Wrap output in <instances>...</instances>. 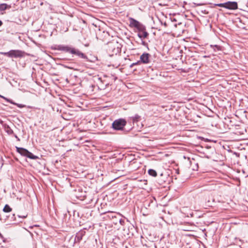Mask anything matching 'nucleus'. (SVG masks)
I'll return each instance as SVG.
<instances>
[{
    "instance_id": "13",
    "label": "nucleus",
    "mask_w": 248,
    "mask_h": 248,
    "mask_svg": "<svg viewBox=\"0 0 248 248\" xmlns=\"http://www.w3.org/2000/svg\"><path fill=\"white\" fill-rule=\"evenodd\" d=\"M149 35V33L145 31H142L141 33H139L138 34V36L139 38H146L148 37Z\"/></svg>"
},
{
    "instance_id": "25",
    "label": "nucleus",
    "mask_w": 248,
    "mask_h": 248,
    "mask_svg": "<svg viewBox=\"0 0 248 248\" xmlns=\"http://www.w3.org/2000/svg\"><path fill=\"white\" fill-rule=\"evenodd\" d=\"M76 215H77V216L78 217V213L76 211H74L73 212V217H75Z\"/></svg>"
},
{
    "instance_id": "29",
    "label": "nucleus",
    "mask_w": 248,
    "mask_h": 248,
    "mask_svg": "<svg viewBox=\"0 0 248 248\" xmlns=\"http://www.w3.org/2000/svg\"><path fill=\"white\" fill-rule=\"evenodd\" d=\"M3 24V22L1 20H0V27Z\"/></svg>"
},
{
    "instance_id": "19",
    "label": "nucleus",
    "mask_w": 248,
    "mask_h": 248,
    "mask_svg": "<svg viewBox=\"0 0 248 248\" xmlns=\"http://www.w3.org/2000/svg\"><path fill=\"white\" fill-rule=\"evenodd\" d=\"M8 6V5L5 3L0 4V11L5 10Z\"/></svg>"
},
{
    "instance_id": "4",
    "label": "nucleus",
    "mask_w": 248,
    "mask_h": 248,
    "mask_svg": "<svg viewBox=\"0 0 248 248\" xmlns=\"http://www.w3.org/2000/svg\"><path fill=\"white\" fill-rule=\"evenodd\" d=\"M215 6H218L220 7L225 8L229 10H236L238 9V4L236 1H227L222 3L214 4L213 6H211L213 8Z\"/></svg>"
},
{
    "instance_id": "32",
    "label": "nucleus",
    "mask_w": 248,
    "mask_h": 248,
    "mask_svg": "<svg viewBox=\"0 0 248 248\" xmlns=\"http://www.w3.org/2000/svg\"><path fill=\"white\" fill-rule=\"evenodd\" d=\"M204 58H209V56H203Z\"/></svg>"
},
{
    "instance_id": "34",
    "label": "nucleus",
    "mask_w": 248,
    "mask_h": 248,
    "mask_svg": "<svg viewBox=\"0 0 248 248\" xmlns=\"http://www.w3.org/2000/svg\"><path fill=\"white\" fill-rule=\"evenodd\" d=\"M0 97H2V98H3V97H4V96H1V95H0Z\"/></svg>"
},
{
    "instance_id": "24",
    "label": "nucleus",
    "mask_w": 248,
    "mask_h": 248,
    "mask_svg": "<svg viewBox=\"0 0 248 248\" xmlns=\"http://www.w3.org/2000/svg\"><path fill=\"white\" fill-rule=\"evenodd\" d=\"M18 217H21L22 218H26L27 217V214H26V215H22V216L18 215Z\"/></svg>"
},
{
    "instance_id": "30",
    "label": "nucleus",
    "mask_w": 248,
    "mask_h": 248,
    "mask_svg": "<svg viewBox=\"0 0 248 248\" xmlns=\"http://www.w3.org/2000/svg\"><path fill=\"white\" fill-rule=\"evenodd\" d=\"M99 37H100V39H101L103 41H106L105 39L101 38V36H99Z\"/></svg>"
},
{
    "instance_id": "23",
    "label": "nucleus",
    "mask_w": 248,
    "mask_h": 248,
    "mask_svg": "<svg viewBox=\"0 0 248 248\" xmlns=\"http://www.w3.org/2000/svg\"><path fill=\"white\" fill-rule=\"evenodd\" d=\"M194 4L196 6H202V5H205V3H194Z\"/></svg>"
},
{
    "instance_id": "20",
    "label": "nucleus",
    "mask_w": 248,
    "mask_h": 248,
    "mask_svg": "<svg viewBox=\"0 0 248 248\" xmlns=\"http://www.w3.org/2000/svg\"><path fill=\"white\" fill-rule=\"evenodd\" d=\"M102 36H103L105 38H108L109 34L108 32L104 31L102 33Z\"/></svg>"
},
{
    "instance_id": "12",
    "label": "nucleus",
    "mask_w": 248,
    "mask_h": 248,
    "mask_svg": "<svg viewBox=\"0 0 248 248\" xmlns=\"http://www.w3.org/2000/svg\"><path fill=\"white\" fill-rule=\"evenodd\" d=\"M3 98L4 99H5L7 102L11 103V104H13L14 105H15L16 106H17L18 108H24L26 107V106L25 105H23V104H17V103H15L11 99H7L5 97H3Z\"/></svg>"
},
{
    "instance_id": "10",
    "label": "nucleus",
    "mask_w": 248,
    "mask_h": 248,
    "mask_svg": "<svg viewBox=\"0 0 248 248\" xmlns=\"http://www.w3.org/2000/svg\"><path fill=\"white\" fill-rule=\"evenodd\" d=\"M3 126L4 127V129L5 131V132L8 134V135H12L14 134V131L11 128V127L7 124H4L3 125Z\"/></svg>"
},
{
    "instance_id": "15",
    "label": "nucleus",
    "mask_w": 248,
    "mask_h": 248,
    "mask_svg": "<svg viewBox=\"0 0 248 248\" xmlns=\"http://www.w3.org/2000/svg\"><path fill=\"white\" fill-rule=\"evenodd\" d=\"M210 47L214 50L215 52L222 50V47L218 45H210Z\"/></svg>"
},
{
    "instance_id": "28",
    "label": "nucleus",
    "mask_w": 248,
    "mask_h": 248,
    "mask_svg": "<svg viewBox=\"0 0 248 248\" xmlns=\"http://www.w3.org/2000/svg\"><path fill=\"white\" fill-rule=\"evenodd\" d=\"M142 44L145 46L147 45V43H146L145 41H142Z\"/></svg>"
},
{
    "instance_id": "1",
    "label": "nucleus",
    "mask_w": 248,
    "mask_h": 248,
    "mask_svg": "<svg viewBox=\"0 0 248 248\" xmlns=\"http://www.w3.org/2000/svg\"><path fill=\"white\" fill-rule=\"evenodd\" d=\"M54 49L75 55L79 58L86 60L87 61H89L88 57L86 54L82 53L79 49L70 46L59 45L55 46Z\"/></svg>"
},
{
    "instance_id": "14",
    "label": "nucleus",
    "mask_w": 248,
    "mask_h": 248,
    "mask_svg": "<svg viewBox=\"0 0 248 248\" xmlns=\"http://www.w3.org/2000/svg\"><path fill=\"white\" fill-rule=\"evenodd\" d=\"M120 216H121V214H116V213H113V212H110L109 213V214L108 215V217L110 219L116 218L117 217H120Z\"/></svg>"
},
{
    "instance_id": "5",
    "label": "nucleus",
    "mask_w": 248,
    "mask_h": 248,
    "mask_svg": "<svg viewBox=\"0 0 248 248\" xmlns=\"http://www.w3.org/2000/svg\"><path fill=\"white\" fill-rule=\"evenodd\" d=\"M0 54L6 56L9 58H21L24 56V52L20 50H11L9 52H0Z\"/></svg>"
},
{
    "instance_id": "7",
    "label": "nucleus",
    "mask_w": 248,
    "mask_h": 248,
    "mask_svg": "<svg viewBox=\"0 0 248 248\" xmlns=\"http://www.w3.org/2000/svg\"><path fill=\"white\" fill-rule=\"evenodd\" d=\"M151 55L148 53L144 52L140 56V62L143 64L151 62Z\"/></svg>"
},
{
    "instance_id": "33",
    "label": "nucleus",
    "mask_w": 248,
    "mask_h": 248,
    "mask_svg": "<svg viewBox=\"0 0 248 248\" xmlns=\"http://www.w3.org/2000/svg\"><path fill=\"white\" fill-rule=\"evenodd\" d=\"M204 14H208V12H205V10L204 11Z\"/></svg>"
},
{
    "instance_id": "36",
    "label": "nucleus",
    "mask_w": 248,
    "mask_h": 248,
    "mask_svg": "<svg viewBox=\"0 0 248 248\" xmlns=\"http://www.w3.org/2000/svg\"><path fill=\"white\" fill-rule=\"evenodd\" d=\"M164 25H165V26H166V25H167V24H166V23H165Z\"/></svg>"
},
{
    "instance_id": "16",
    "label": "nucleus",
    "mask_w": 248,
    "mask_h": 248,
    "mask_svg": "<svg viewBox=\"0 0 248 248\" xmlns=\"http://www.w3.org/2000/svg\"><path fill=\"white\" fill-rule=\"evenodd\" d=\"M138 31L140 32L139 33H141L142 31L146 30V27L144 25L140 23V24L138 26V27L136 28Z\"/></svg>"
},
{
    "instance_id": "31",
    "label": "nucleus",
    "mask_w": 248,
    "mask_h": 248,
    "mask_svg": "<svg viewBox=\"0 0 248 248\" xmlns=\"http://www.w3.org/2000/svg\"><path fill=\"white\" fill-rule=\"evenodd\" d=\"M14 218V219L15 218V214L13 215V217H12V218Z\"/></svg>"
},
{
    "instance_id": "26",
    "label": "nucleus",
    "mask_w": 248,
    "mask_h": 248,
    "mask_svg": "<svg viewBox=\"0 0 248 248\" xmlns=\"http://www.w3.org/2000/svg\"><path fill=\"white\" fill-rule=\"evenodd\" d=\"M114 219H115V220L113 221V223H114V224H117V223L119 222V221H118V217H117L116 218H114Z\"/></svg>"
},
{
    "instance_id": "2",
    "label": "nucleus",
    "mask_w": 248,
    "mask_h": 248,
    "mask_svg": "<svg viewBox=\"0 0 248 248\" xmlns=\"http://www.w3.org/2000/svg\"><path fill=\"white\" fill-rule=\"evenodd\" d=\"M108 50L111 54H109L110 56H113L114 55H117L120 53L121 51V44L117 42H111L108 43Z\"/></svg>"
},
{
    "instance_id": "11",
    "label": "nucleus",
    "mask_w": 248,
    "mask_h": 248,
    "mask_svg": "<svg viewBox=\"0 0 248 248\" xmlns=\"http://www.w3.org/2000/svg\"><path fill=\"white\" fill-rule=\"evenodd\" d=\"M129 119L134 124L140 120V116L138 114H135L134 116L130 117Z\"/></svg>"
},
{
    "instance_id": "35",
    "label": "nucleus",
    "mask_w": 248,
    "mask_h": 248,
    "mask_svg": "<svg viewBox=\"0 0 248 248\" xmlns=\"http://www.w3.org/2000/svg\"><path fill=\"white\" fill-rule=\"evenodd\" d=\"M196 165H197V168H198V163L196 164Z\"/></svg>"
},
{
    "instance_id": "37",
    "label": "nucleus",
    "mask_w": 248,
    "mask_h": 248,
    "mask_svg": "<svg viewBox=\"0 0 248 248\" xmlns=\"http://www.w3.org/2000/svg\"><path fill=\"white\" fill-rule=\"evenodd\" d=\"M244 29H246V27H243Z\"/></svg>"
},
{
    "instance_id": "17",
    "label": "nucleus",
    "mask_w": 248,
    "mask_h": 248,
    "mask_svg": "<svg viewBox=\"0 0 248 248\" xmlns=\"http://www.w3.org/2000/svg\"><path fill=\"white\" fill-rule=\"evenodd\" d=\"M148 173L150 175L153 177H155L157 176V173L156 171L153 169H149L148 170Z\"/></svg>"
},
{
    "instance_id": "27",
    "label": "nucleus",
    "mask_w": 248,
    "mask_h": 248,
    "mask_svg": "<svg viewBox=\"0 0 248 248\" xmlns=\"http://www.w3.org/2000/svg\"><path fill=\"white\" fill-rule=\"evenodd\" d=\"M15 137L17 139V141H20L19 138L16 135H14Z\"/></svg>"
},
{
    "instance_id": "22",
    "label": "nucleus",
    "mask_w": 248,
    "mask_h": 248,
    "mask_svg": "<svg viewBox=\"0 0 248 248\" xmlns=\"http://www.w3.org/2000/svg\"><path fill=\"white\" fill-rule=\"evenodd\" d=\"M118 221H119L121 225H124V220L122 218H119Z\"/></svg>"
},
{
    "instance_id": "9",
    "label": "nucleus",
    "mask_w": 248,
    "mask_h": 248,
    "mask_svg": "<svg viewBox=\"0 0 248 248\" xmlns=\"http://www.w3.org/2000/svg\"><path fill=\"white\" fill-rule=\"evenodd\" d=\"M129 20L130 23L129 26L131 27L137 28L140 23V22L132 17H130Z\"/></svg>"
},
{
    "instance_id": "8",
    "label": "nucleus",
    "mask_w": 248,
    "mask_h": 248,
    "mask_svg": "<svg viewBox=\"0 0 248 248\" xmlns=\"http://www.w3.org/2000/svg\"><path fill=\"white\" fill-rule=\"evenodd\" d=\"M87 228H84L82 230H81L78 232L76 233V236L75 237V242L79 243L81 240L82 239V237L85 235L86 232L85 230Z\"/></svg>"
},
{
    "instance_id": "21",
    "label": "nucleus",
    "mask_w": 248,
    "mask_h": 248,
    "mask_svg": "<svg viewBox=\"0 0 248 248\" xmlns=\"http://www.w3.org/2000/svg\"><path fill=\"white\" fill-rule=\"evenodd\" d=\"M141 62H140V61H138V62H134V63H132L130 65V68H132L135 65H139Z\"/></svg>"
},
{
    "instance_id": "18",
    "label": "nucleus",
    "mask_w": 248,
    "mask_h": 248,
    "mask_svg": "<svg viewBox=\"0 0 248 248\" xmlns=\"http://www.w3.org/2000/svg\"><path fill=\"white\" fill-rule=\"evenodd\" d=\"M3 211L4 212L8 213L12 211V208L8 204H6L3 209Z\"/></svg>"
},
{
    "instance_id": "6",
    "label": "nucleus",
    "mask_w": 248,
    "mask_h": 248,
    "mask_svg": "<svg viewBox=\"0 0 248 248\" xmlns=\"http://www.w3.org/2000/svg\"><path fill=\"white\" fill-rule=\"evenodd\" d=\"M16 151L21 155L26 156L31 159H36L38 158V156L33 155L31 152L25 148L16 147Z\"/></svg>"
},
{
    "instance_id": "3",
    "label": "nucleus",
    "mask_w": 248,
    "mask_h": 248,
    "mask_svg": "<svg viewBox=\"0 0 248 248\" xmlns=\"http://www.w3.org/2000/svg\"><path fill=\"white\" fill-rule=\"evenodd\" d=\"M127 122L124 119L120 118L113 121L112 124V128L115 130L122 131L124 129Z\"/></svg>"
}]
</instances>
